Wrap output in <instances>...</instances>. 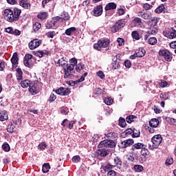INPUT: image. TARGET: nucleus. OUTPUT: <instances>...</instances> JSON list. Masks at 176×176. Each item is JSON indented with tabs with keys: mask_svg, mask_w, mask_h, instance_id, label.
<instances>
[{
	"mask_svg": "<svg viewBox=\"0 0 176 176\" xmlns=\"http://www.w3.org/2000/svg\"><path fill=\"white\" fill-rule=\"evenodd\" d=\"M70 64H69V66L65 71V75H64V78L67 79V78H69V76H72L74 74H75V65L78 64V60L76 58H72L69 60Z\"/></svg>",
	"mask_w": 176,
	"mask_h": 176,
	"instance_id": "1",
	"label": "nucleus"
},
{
	"mask_svg": "<svg viewBox=\"0 0 176 176\" xmlns=\"http://www.w3.org/2000/svg\"><path fill=\"white\" fill-rule=\"evenodd\" d=\"M145 146V144L142 143H135L132 146L131 151L132 155H129L128 157V160L129 162H133L135 163V162H138V155L135 153L136 149H142Z\"/></svg>",
	"mask_w": 176,
	"mask_h": 176,
	"instance_id": "2",
	"label": "nucleus"
},
{
	"mask_svg": "<svg viewBox=\"0 0 176 176\" xmlns=\"http://www.w3.org/2000/svg\"><path fill=\"white\" fill-rule=\"evenodd\" d=\"M163 140V138H162V135H155L151 138V142L153 145L148 144V148L151 151L153 149H156L159 148V145L162 144V141Z\"/></svg>",
	"mask_w": 176,
	"mask_h": 176,
	"instance_id": "3",
	"label": "nucleus"
},
{
	"mask_svg": "<svg viewBox=\"0 0 176 176\" xmlns=\"http://www.w3.org/2000/svg\"><path fill=\"white\" fill-rule=\"evenodd\" d=\"M38 81H33L31 82L29 87V91L32 96H35L41 91V87Z\"/></svg>",
	"mask_w": 176,
	"mask_h": 176,
	"instance_id": "4",
	"label": "nucleus"
},
{
	"mask_svg": "<svg viewBox=\"0 0 176 176\" xmlns=\"http://www.w3.org/2000/svg\"><path fill=\"white\" fill-rule=\"evenodd\" d=\"M3 16L5 20L9 21V23H13L16 21L14 19V14H13V10H12L10 8L6 9L4 10Z\"/></svg>",
	"mask_w": 176,
	"mask_h": 176,
	"instance_id": "5",
	"label": "nucleus"
},
{
	"mask_svg": "<svg viewBox=\"0 0 176 176\" xmlns=\"http://www.w3.org/2000/svg\"><path fill=\"white\" fill-rule=\"evenodd\" d=\"M126 25V22H124V19L118 20L115 24L111 28V32H118L119 30L123 28Z\"/></svg>",
	"mask_w": 176,
	"mask_h": 176,
	"instance_id": "6",
	"label": "nucleus"
},
{
	"mask_svg": "<svg viewBox=\"0 0 176 176\" xmlns=\"http://www.w3.org/2000/svg\"><path fill=\"white\" fill-rule=\"evenodd\" d=\"M102 146L104 148H115V146H116V143L113 142V140H104L100 142L98 147L102 148Z\"/></svg>",
	"mask_w": 176,
	"mask_h": 176,
	"instance_id": "7",
	"label": "nucleus"
},
{
	"mask_svg": "<svg viewBox=\"0 0 176 176\" xmlns=\"http://www.w3.org/2000/svg\"><path fill=\"white\" fill-rule=\"evenodd\" d=\"M109 45V40L102 39L98 41V43L94 45V49L101 50L102 47H107Z\"/></svg>",
	"mask_w": 176,
	"mask_h": 176,
	"instance_id": "8",
	"label": "nucleus"
},
{
	"mask_svg": "<svg viewBox=\"0 0 176 176\" xmlns=\"http://www.w3.org/2000/svg\"><path fill=\"white\" fill-rule=\"evenodd\" d=\"M159 56L160 57H164L166 61L170 62L173 60V56H171V53L168 50H160L159 51Z\"/></svg>",
	"mask_w": 176,
	"mask_h": 176,
	"instance_id": "9",
	"label": "nucleus"
},
{
	"mask_svg": "<svg viewBox=\"0 0 176 176\" xmlns=\"http://www.w3.org/2000/svg\"><path fill=\"white\" fill-rule=\"evenodd\" d=\"M163 34L164 36L169 39H174V38H176V30H174V28L166 29L163 32Z\"/></svg>",
	"mask_w": 176,
	"mask_h": 176,
	"instance_id": "10",
	"label": "nucleus"
},
{
	"mask_svg": "<svg viewBox=\"0 0 176 176\" xmlns=\"http://www.w3.org/2000/svg\"><path fill=\"white\" fill-rule=\"evenodd\" d=\"M134 144V140L133 139H127L124 141H121L118 144V147L121 149H124V148H129V146H131Z\"/></svg>",
	"mask_w": 176,
	"mask_h": 176,
	"instance_id": "11",
	"label": "nucleus"
},
{
	"mask_svg": "<svg viewBox=\"0 0 176 176\" xmlns=\"http://www.w3.org/2000/svg\"><path fill=\"white\" fill-rule=\"evenodd\" d=\"M56 64H58V67H62L65 75V69H67L69 66L68 59L67 58V57H62L60 59H58Z\"/></svg>",
	"mask_w": 176,
	"mask_h": 176,
	"instance_id": "12",
	"label": "nucleus"
},
{
	"mask_svg": "<svg viewBox=\"0 0 176 176\" xmlns=\"http://www.w3.org/2000/svg\"><path fill=\"white\" fill-rule=\"evenodd\" d=\"M149 153V151L148 148H142V151L140 152V156L138 157V160L140 163H144V162H146V156L148 155V153Z\"/></svg>",
	"mask_w": 176,
	"mask_h": 176,
	"instance_id": "13",
	"label": "nucleus"
},
{
	"mask_svg": "<svg viewBox=\"0 0 176 176\" xmlns=\"http://www.w3.org/2000/svg\"><path fill=\"white\" fill-rule=\"evenodd\" d=\"M56 93L59 96H69V94L71 93V89H69V88L60 87L56 90Z\"/></svg>",
	"mask_w": 176,
	"mask_h": 176,
	"instance_id": "14",
	"label": "nucleus"
},
{
	"mask_svg": "<svg viewBox=\"0 0 176 176\" xmlns=\"http://www.w3.org/2000/svg\"><path fill=\"white\" fill-rule=\"evenodd\" d=\"M99 148L97 151L98 156H101L102 157H105L109 155V151L104 146L98 147Z\"/></svg>",
	"mask_w": 176,
	"mask_h": 176,
	"instance_id": "15",
	"label": "nucleus"
},
{
	"mask_svg": "<svg viewBox=\"0 0 176 176\" xmlns=\"http://www.w3.org/2000/svg\"><path fill=\"white\" fill-rule=\"evenodd\" d=\"M119 56L116 55L111 63L112 69H119L120 68V59H118Z\"/></svg>",
	"mask_w": 176,
	"mask_h": 176,
	"instance_id": "16",
	"label": "nucleus"
},
{
	"mask_svg": "<svg viewBox=\"0 0 176 176\" xmlns=\"http://www.w3.org/2000/svg\"><path fill=\"white\" fill-rule=\"evenodd\" d=\"M93 15L95 16V17H98L102 14V6L99 5L94 8L92 10Z\"/></svg>",
	"mask_w": 176,
	"mask_h": 176,
	"instance_id": "17",
	"label": "nucleus"
},
{
	"mask_svg": "<svg viewBox=\"0 0 176 176\" xmlns=\"http://www.w3.org/2000/svg\"><path fill=\"white\" fill-rule=\"evenodd\" d=\"M41 43L42 42L38 39H35L29 43V47L30 50H34V49H36L38 46H41Z\"/></svg>",
	"mask_w": 176,
	"mask_h": 176,
	"instance_id": "18",
	"label": "nucleus"
},
{
	"mask_svg": "<svg viewBox=\"0 0 176 176\" xmlns=\"http://www.w3.org/2000/svg\"><path fill=\"white\" fill-rule=\"evenodd\" d=\"M11 63L12 64V69L17 67V65L19 64V54L17 52H14L11 58Z\"/></svg>",
	"mask_w": 176,
	"mask_h": 176,
	"instance_id": "19",
	"label": "nucleus"
},
{
	"mask_svg": "<svg viewBox=\"0 0 176 176\" xmlns=\"http://www.w3.org/2000/svg\"><path fill=\"white\" fill-rule=\"evenodd\" d=\"M76 34V28L71 27L67 28L63 35H67V36H72V35H75Z\"/></svg>",
	"mask_w": 176,
	"mask_h": 176,
	"instance_id": "20",
	"label": "nucleus"
},
{
	"mask_svg": "<svg viewBox=\"0 0 176 176\" xmlns=\"http://www.w3.org/2000/svg\"><path fill=\"white\" fill-rule=\"evenodd\" d=\"M114 162V167L118 168L120 170L122 168V164H123V162L122 161V159L119 157H115L113 159Z\"/></svg>",
	"mask_w": 176,
	"mask_h": 176,
	"instance_id": "21",
	"label": "nucleus"
},
{
	"mask_svg": "<svg viewBox=\"0 0 176 176\" xmlns=\"http://www.w3.org/2000/svg\"><path fill=\"white\" fill-rule=\"evenodd\" d=\"M19 4L20 6L23 8V9H30L31 4L28 3V0H19Z\"/></svg>",
	"mask_w": 176,
	"mask_h": 176,
	"instance_id": "22",
	"label": "nucleus"
},
{
	"mask_svg": "<svg viewBox=\"0 0 176 176\" xmlns=\"http://www.w3.org/2000/svg\"><path fill=\"white\" fill-rule=\"evenodd\" d=\"M116 8H118V5H116V3L114 2H111V3H108L105 8H104V10L106 12H108V10H115V9H116Z\"/></svg>",
	"mask_w": 176,
	"mask_h": 176,
	"instance_id": "23",
	"label": "nucleus"
},
{
	"mask_svg": "<svg viewBox=\"0 0 176 176\" xmlns=\"http://www.w3.org/2000/svg\"><path fill=\"white\" fill-rule=\"evenodd\" d=\"M12 12L15 21H19V19H20V14H21V10L17 8H14Z\"/></svg>",
	"mask_w": 176,
	"mask_h": 176,
	"instance_id": "24",
	"label": "nucleus"
},
{
	"mask_svg": "<svg viewBox=\"0 0 176 176\" xmlns=\"http://www.w3.org/2000/svg\"><path fill=\"white\" fill-rule=\"evenodd\" d=\"M158 23L159 19H157V17H153L151 21L149 23L150 28H157Z\"/></svg>",
	"mask_w": 176,
	"mask_h": 176,
	"instance_id": "25",
	"label": "nucleus"
},
{
	"mask_svg": "<svg viewBox=\"0 0 176 176\" xmlns=\"http://www.w3.org/2000/svg\"><path fill=\"white\" fill-rule=\"evenodd\" d=\"M9 117L8 116V111L6 110H3L0 112V120L1 122H5V120H8Z\"/></svg>",
	"mask_w": 176,
	"mask_h": 176,
	"instance_id": "26",
	"label": "nucleus"
},
{
	"mask_svg": "<svg viewBox=\"0 0 176 176\" xmlns=\"http://www.w3.org/2000/svg\"><path fill=\"white\" fill-rule=\"evenodd\" d=\"M51 21L55 25V27H58V23H63V18H60V16H57L53 17Z\"/></svg>",
	"mask_w": 176,
	"mask_h": 176,
	"instance_id": "27",
	"label": "nucleus"
},
{
	"mask_svg": "<svg viewBox=\"0 0 176 176\" xmlns=\"http://www.w3.org/2000/svg\"><path fill=\"white\" fill-rule=\"evenodd\" d=\"M159 120L157 118H153L149 121L151 127H153L154 129H156L159 126Z\"/></svg>",
	"mask_w": 176,
	"mask_h": 176,
	"instance_id": "28",
	"label": "nucleus"
},
{
	"mask_svg": "<svg viewBox=\"0 0 176 176\" xmlns=\"http://www.w3.org/2000/svg\"><path fill=\"white\" fill-rule=\"evenodd\" d=\"M49 6V5H52V8L54 9L56 6V3L53 2L52 0H43L42 1V6L45 8V6Z\"/></svg>",
	"mask_w": 176,
	"mask_h": 176,
	"instance_id": "29",
	"label": "nucleus"
},
{
	"mask_svg": "<svg viewBox=\"0 0 176 176\" xmlns=\"http://www.w3.org/2000/svg\"><path fill=\"white\" fill-rule=\"evenodd\" d=\"M105 137L108 138V140H115V138H118V133L115 132H110L107 133H104Z\"/></svg>",
	"mask_w": 176,
	"mask_h": 176,
	"instance_id": "30",
	"label": "nucleus"
},
{
	"mask_svg": "<svg viewBox=\"0 0 176 176\" xmlns=\"http://www.w3.org/2000/svg\"><path fill=\"white\" fill-rule=\"evenodd\" d=\"M135 53L138 57L141 58V57H144V56H145V53L146 52L144 48H140L139 50H137L135 51Z\"/></svg>",
	"mask_w": 176,
	"mask_h": 176,
	"instance_id": "31",
	"label": "nucleus"
},
{
	"mask_svg": "<svg viewBox=\"0 0 176 176\" xmlns=\"http://www.w3.org/2000/svg\"><path fill=\"white\" fill-rule=\"evenodd\" d=\"M60 16V18L62 19V21H68V20H69V14L67 12H62Z\"/></svg>",
	"mask_w": 176,
	"mask_h": 176,
	"instance_id": "32",
	"label": "nucleus"
},
{
	"mask_svg": "<svg viewBox=\"0 0 176 176\" xmlns=\"http://www.w3.org/2000/svg\"><path fill=\"white\" fill-rule=\"evenodd\" d=\"M7 131L8 133H10V134L14 133V131H16V126L13 124H9L8 125Z\"/></svg>",
	"mask_w": 176,
	"mask_h": 176,
	"instance_id": "33",
	"label": "nucleus"
},
{
	"mask_svg": "<svg viewBox=\"0 0 176 176\" xmlns=\"http://www.w3.org/2000/svg\"><path fill=\"white\" fill-rule=\"evenodd\" d=\"M16 78H17V80L20 81V80H21L23 79V71L19 67H18L16 69Z\"/></svg>",
	"mask_w": 176,
	"mask_h": 176,
	"instance_id": "34",
	"label": "nucleus"
},
{
	"mask_svg": "<svg viewBox=\"0 0 176 176\" xmlns=\"http://www.w3.org/2000/svg\"><path fill=\"white\" fill-rule=\"evenodd\" d=\"M141 135V132L135 128H133L132 138H138Z\"/></svg>",
	"mask_w": 176,
	"mask_h": 176,
	"instance_id": "35",
	"label": "nucleus"
},
{
	"mask_svg": "<svg viewBox=\"0 0 176 176\" xmlns=\"http://www.w3.org/2000/svg\"><path fill=\"white\" fill-rule=\"evenodd\" d=\"M49 170H50V164L49 163H44L43 164L42 171L44 173H49Z\"/></svg>",
	"mask_w": 176,
	"mask_h": 176,
	"instance_id": "36",
	"label": "nucleus"
},
{
	"mask_svg": "<svg viewBox=\"0 0 176 176\" xmlns=\"http://www.w3.org/2000/svg\"><path fill=\"white\" fill-rule=\"evenodd\" d=\"M138 16L142 17V19H144V20H148V19H149V13L148 12H140Z\"/></svg>",
	"mask_w": 176,
	"mask_h": 176,
	"instance_id": "37",
	"label": "nucleus"
},
{
	"mask_svg": "<svg viewBox=\"0 0 176 176\" xmlns=\"http://www.w3.org/2000/svg\"><path fill=\"white\" fill-rule=\"evenodd\" d=\"M113 167H115V166L111 164H107V165L103 166V170L104 171V173H107L109 171H111V170H112L113 168Z\"/></svg>",
	"mask_w": 176,
	"mask_h": 176,
	"instance_id": "38",
	"label": "nucleus"
},
{
	"mask_svg": "<svg viewBox=\"0 0 176 176\" xmlns=\"http://www.w3.org/2000/svg\"><path fill=\"white\" fill-rule=\"evenodd\" d=\"M166 122H168L172 126H176V119L171 117L166 118Z\"/></svg>",
	"mask_w": 176,
	"mask_h": 176,
	"instance_id": "39",
	"label": "nucleus"
},
{
	"mask_svg": "<svg viewBox=\"0 0 176 176\" xmlns=\"http://www.w3.org/2000/svg\"><path fill=\"white\" fill-rule=\"evenodd\" d=\"M147 42L148 45L153 46L157 43V39L155 37H150Z\"/></svg>",
	"mask_w": 176,
	"mask_h": 176,
	"instance_id": "40",
	"label": "nucleus"
},
{
	"mask_svg": "<svg viewBox=\"0 0 176 176\" xmlns=\"http://www.w3.org/2000/svg\"><path fill=\"white\" fill-rule=\"evenodd\" d=\"M32 82H30L29 80H25L21 82V87L23 89H25L27 87H30V85L32 83Z\"/></svg>",
	"mask_w": 176,
	"mask_h": 176,
	"instance_id": "41",
	"label": "nucleus"
},
{
	"mask_svg": "<svg viewBox=\"0 0 176 176\" xmlns=\"http://www.w3.org/2000/svg\"><path fill=\"white\" fill-rule=\"evenodd\" d=\"M136 118H137V116L133 115H130L126 118V121L127 123H129V124L133 123V122H134V119H136Z\"/></svg>",
	"mask_w": 176,
	"mask_h": 176,
	"instance_id": "42",
	"label": "nucleus"
},
{
	"mask_svg": "<svg viewBox=\"0 0 176 176\" xmlns=\"http://www.w3.org/2000/svg\"><path fill=\"white\" fill-rule=\"evenodd\" d=\"M166 9V7H164V4H161L160 6H158L155 10V13H157L158 14L162 13L163 10Z\"/></svg>",
	"mask_w": 176,
	"mask_h": 176,
	"instance_id": "43",
	"label": "nucleus"
},
{
	"mask_svg": "<svg viewBox=\"0 0 176 176\" xmlns=\"http://www.w3.org/2000/svg\"><path fill=\"white\" fill-rule=\"evenodd\" d=\"M131 36L133 39H135V41H140V34H138V32L137 31H133L131 33Z\"/></svg>",
	"mask_w": 176,
	"mask_h": 176,
	"instance_id": "44",
	"label": "nucleus"
},
{
	"mask_svg": "<svg viewBox=\"0 0 176 176\" xmlns=\"http://www.w3.org/2000/svg\"><path fill=\"white\" fill-rule=\"evenodd\" d=\"M41 27L42 25L41 24V23L36 22L33 24V30L35 32H36V31H38Z\"/></svg>",
	"mask_w": 176,
	"mask_h": 176,
	"instance_id": "45",
	"label": "nucleus"
},
{
	"mask_svg": "<svg viewBox=\"0 0 176 176\" xmlns=\"http://www.w3.org/2000/svg\"><path fill=\"white\" fill-rule=\"evenodd\" d=\"M133 21L135 25H137L138 27H141L142 24V19H141V18L136 17L133 19Z\"/></svg>",
	"mask_w": 176,
	"mask_h": 176,
	"instance_id": "46",
	"label": "nucleus"
},
{
	"mask_svg": "<svg viewBox=\"0 0 176 176\" xmlns=\"http://www.w3.org/2000/svg\"><path fill=\"white\" fill-rule=\"evenodd\" d=\"M118 124L120 127H124L125 126H126V120L124 118L120 117L119 119Z\"/></svg>",
	"mask_w": 176,
	"mask_h": 176,
	"instance_id": "47",
	"label": "nucleus"
},
{
	"mask_svg": "<svg viewBox=\"0 0 176 176\" xmlns=\"http://www.w3.org/2000/svg\"><path fill=\"white\" fill-rule=\"evenodd\" d=\"M104 102L106 105H112V102H113V99L111 98H105Z\"/></svg>",
	"mask_w": 176,
	"mask_h": 176,
	"instance_id": "48",
	"label": "nucleus"
},
{
	"mask_svg": "<svg viewBox=\"0 0 176 176\" xmlns=\"http://www.w3.org/2000/svg\"><path fill=\"white\" fill-rule=\"evenodd\" d=\"M38 19H40V20H45L46 17H47V12H42L37 15Z\"/></svg>",
	"mask_w": 176,
	"mask_h": 176,
	"instance_id": "49",
	"label": "nucleus"
},
{
	"mask_svg": "<svg viewBox=\"0 0 176 176\" xmlns=\"http://www.w3.org/2000/svg\"><path fill=\"white\" fill-rule=\"evenodd\" d=\"M83 67H85V65L82 63H78L76 65V72H80L82 69H83Z\"/></svg>",
	"mask_w": 176,
	"mask_h": 176,
	"instance_id": "50",
	"label": "nucleus"
},
{
	"mask_svg": "<svg viewBox=\"0 0 176 176\" xmlns=\"http://www.w3.org/2000/svg\"><path fill=\"white\" fill-rule=\"evenodd\" d=\"M134 169L137 173H141V171H143L144 167L141 165H135Z\"/></svg>",
	"mask_w": 176,
	"mask_h": 176,
	"instance_id": "51",
	"label": "nucleus"
},
{
	"mask_svg": "<svg viewBox=\"0 0 176 176\" xmlns=\"http://www.w3.org/2000/svg\"><path fill=\"white\" fill-rule=\"evenodd\" d=\"M2 148L3 151H5V152H9V151H10V146H9V144L8 143H4L2 145Z\"/></svg>",
	"mask_w": 176,
	"mask_h": 176,
	"instance_id": "52",
	"label": "nucleus"
},
{
	"mask_svg": "<svg viewBox=\"0 0 176 176\" xmlns=\"http://www.w3.org/2000/svg\"><path fill=\"white\" fill-rule=\"evenodd\" d=\"M55 25L54 23L52 21V20L50 21H48L46 24V28H47L48 30H50L51 28H54Z\"/></svg>",
	"mask_w": 176,
	"mask_h": 176,
	"instance_id": "53",
	"label": "nucleus"
},
{
	"mask_svg": "<svg viewBox=\"0 0 176 176\" xmlns=\"http://www.w3.org/2000/svg\"><path fill=\"white\" fill-rule=\"evenodd\" d=\"M47 146V144H46L45 142H41L38 144V149H41V151H45Z\"/></svg>",
	"mask_w": 176,
	"mask_h": 176,
	"instance_id": "54",
	"label": "nucleus"
},
{
	"mask_svg": "<svg viewBox=\"0 0 176 176\" xmlns=\"http://www.w3.org/2000/svg\"><path fill=\"white\" fill-rule=\"evenodd\" d=\"M23 64L25 67L28 68H32L34 67V65L32 63H30V60H23Z\"/></svg>",
	"mask_w": 176,
	"mask_h": 176,
	"instance_id": "55",
	"label": "nucleus"
},
{
	"mask_svg": "<svg viewBox=\"0 0 176 176\" xmlns=\"http://www.w3.org/2000/svg\"><path fill=\"white\" fill-rule=\"evenodd\" d=\"M56 34H58V32H56H56H54V31L48 32L47 33V38H54V36H55V35H56Z\"/></svg>",
	"mask_w": 176,
	"mask_h": 176,
	"instance_id": "56",
	"label": "nucleus"
},
{
	"mask_svg": "<svg viewBox=\"0 0 176 176\" xmlns=\"http://www.w3.org/2000/svg\"><path fill=\"white\" fill-rule=\"evenodd\" d=\"M174 162V160H173L172 157L167 158L165 162L166 166H171Z\"/></svg>",
	"mask_w": 176,
	"mask_h": 176,
	"instance_id": "57",
	"label": "nucleus"
},
{
	"mask_svg": "<svg viewBox=\"0 0 176 176\" xmlns=\"http://www.w3.org/2000/svg\"><path fill=\"white\" fill-rule=\"evenodd\" d=\"M104 91L101 89V88H96L94 91V93L96 94L97 96H100V94H102Z\"/></svg>",
	"mask_w": 176,
	"mask_h": 176,
	"instance_id": "58",
	"label": "nucleus"
},
{
	"mask_svg": "<svg viewBox=\"0 0 176 176\" xmlns=\"http://www.w3.org/2000/svg\"><path fill=\"white\" fill-rule=\"evenodd\" d=\"M159 85H160V87H166V86H167V85H168V82H167V81L160 80V81L159 82Z\"/></svg>",
	"mask_w": 176,
	"mask_h": 176,
	"instance_id": "59",
	"label": "nucleus"
},
{
	"mask_svg": "<svg viewBox=\"0 0 176 176\" xmlns=\"http://www.w3.org/2000/svg\"><path fill=\"white\" fill-rule=\"evenodd\" d=\"M126 135H132L133 136V128H129L124 131Z\"/></svg>",
	"mask_w": 176,
	"mask_h": 176,
	"instance_id": "60",
	"label": "nucleus"
},
{
	"mask_svg": "<svg viewBox=\"0 0 176 176\" xmlns=\"http://www.w3.org/2000/svg\"><path fill=\"white\" fill-rule=\"evenodd\" d=\"M72 162L74 163H79V162H80V157H79V155L74 156L72 158Z\"/></svg>",
	"mask_w": 176,
	"mask_h": 176,
	"instance_id": "61",
	"label": "nucleus"
},
{
	"mask_svg": "<svg viewBox=\"0 0 176 176\" xmlns=\"http://www.w3.org/2000/svg\"><path fill=\"white\" fill-rule=\"evenodd\" d=\"M97 76H99L100 79H104V78H105V74H104V72L101 70L97 72Z\"/></svg>",
	"mask_w": 176,
	"mask_h": 176,
	"instance_id": "62",
	"label": "nucleus"
},
{
	"mask_svg": "<svg viewBox=\"0 0 176 176\" xmlns=\"http://www.w3.org/2000/svg\"><path fill=\"white\" fill-rule=\"evenodd\" d=\"M124 64L126 68H131V62L130 61V60H126Z\"/></svg>",
	"mask_w": 176,
	"mask_h": 176,
	"instance_id": "63",
	"label": "nucleus"
},
{
	"mask_svg": "<svg viewBox=\"0 0 176 176\" xmlns=\"http://www.w3.org/2000/svg\"><path fill=\"white\" fill-rule=\"evenodd\" d=\"M107 176H116V172L113 170H111L108 172Z\"/></svg>",
	"mask_w": 176,
	"mask_h": 176,
	"instance_id": "64",
	"label": "nucleus"
}]
</instances>
